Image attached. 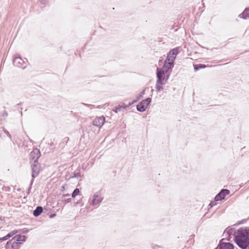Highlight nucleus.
Here are the masks:
<instances>
[{
	"mask_svg": "<svg viewBox=\"0 0 249 249\" xmlns=\"http://www.w3.org/2000/svg\"><path fill=\"white\" fill-rule=\"evenodd\" d=\"M106 119L104 116L98 117L93 121V124L94 126L101 127L105 123Z\"/></svg>",
	"mask_w": 249,
	"mask_h": 249,
	"instance_id": "obj_6",
	"label": "nucleus"
},
{
	"mask_svg": "<svg viewBox=\"0 0 249 249\" xmlns=\"http://www.w3.org/2000/svg\"><path fill=\"white\" fill-rule=\"evenodd\" d=\"M229 190L227 189H223L215 196L214 199L216 201L221 200L224 199L226 196L229 195Z\"/></svg>",
	"mask_w": 249,
	"mask_h": 249,
	"instance_id": "obj_5",
	"label": "nucleus"
},
{
	"mask_svg": "<svg viewBox=\"0 0 249 249\" xmlns=\"http://www.w3.org/2000/svg\"><path fill=\"white\" fill-rule=\"evenodd\" d=\"M31 156L33 158H36V160L35 161V164L32 167V177L33 178H35L38 175L39 172V167L38 165V163L36 161L40 157V152L39 150L37 149H34L33 151L31 153Z\"/></svg>",
	"mask_w": 249,
	"mask_h": 249,
	"instance_id": "obj_3",
	"label": "nucleus"
},
{
	"mask_svg": "<svg viewBox=\"0 0 249 249\" xmlns=\"http://www.w3.org/2000/svg\"><path fill=\"white\" fill-rule=\"evenodd\" d=\"M16 239V242H18V244H20L21 242H24L26 239V237L24 235H18L14 237Z\"/></svg>",
	"mask_w": 249,
	"mask_h": 249,
	"instance_id": "obj_8",
	"label": "nucleus"
},
{
	"mask_svg": "<svg viewBox=\"0 0 249 249\" xmlns=\"http://www.w3.org/2000/svg\"><path fill=\"white\" fill-rule=\"evenodd\" d=\"M178 53V51L177 48H174L171 50L167 54L162 68H157L158 80L156 83V89L158 91L163 89V85L168 79L169 74L166 75V73L173 67L174 61Z\"/></svg>",
	"mask_w": 249,
	"mask_h": 249,
	"instance_id": "obj_1",
	"label": "nucleus"
},
{
	"mask_svg": "<svg viewBox=\"0 0 249 249\" xmlns=\"http://www.w3.org/2000/svg\"><path fill=\"white\" fill-rule=\"evenodd\" d=\"M131 104L130 103H129V104L128 105H126L125 104H124V103H122L121 105V106L122 108V109L124 110V109H125L127 107H129V106L131 105Z\"/></svg>",
	"mask_w": 249,
	"mask_h": 249,
	"instance_id": "obj_17",
	"label": "nucleus"
},
{
	"mask_svg": "<svg viewBox=\"0 0 249 249\" xmlns=\"http://www.w3.org/2000/svg\"><path fill=\"white\" fill-rule=\"evenodd\" d=\"M55 215V214H51L50 215V217L52 218V217H54Z\"/></svg>",
	"mask_w": 249,
	"mask_h": 249,
	"instance_id": "obj_21",
	"label": "nucleus"
},
{
	"mask_svg": "<svg viewBox=\"0 0 249 249\" xmlns=\"http://www.w3.org/2000/svg\"><path fill=\"white\" fill-rule=\"evenodd\" d=\"M240 16L244 18L249 17V8L246 9Z\"/></svg>",
	"mask_w": 249,
	"mask_h": 249,
	"instance_id": "obj_12",
	"label": "nucleus"
},
{
	"mask_svg": "<svg viewBox=\"0 0 249 249\" xmlns=\"http://www.w3.org/2000/svg\"><path fill=\"white\" fill-rule=\"evenodd\" d=\"M151 101L150 98H148L145 100H142L137 106V109L138 111L142 112L146 110L149 104Z\"/></svg>",
	"mask_w": 249,
	"mask_h": 249,
	"instance_id": "obj_4",
	"label": "nucleus"
},
{
	"mask_svg": "<svg viewBox=\"0 0 249 249\" xmlns=\"http://www.w3.org/2000/svg\"><path fill=\"white\" fill-rule=\"evenodd\" d=\"M18 232V230H13L7 234L8 238L9 239L14 235L16 234Z\"/></svg>",
	"mask_w": 249,
	"mask_h": 249,
	"instance_id": "obj_14",
	"label": "nucleus"
},
{
	"mask_svg": "<svg viewBox=\"0 0 249 249\" xmlns=\"http://www.w3.org/2000/svg\"><path fill=\"white\" fill-rule=\"evenodd\" d=\"M123 110L121 106V105H119L115 107L113 110L116 113H118L119 111H120L121 110Z\"/></svg>",
	"mask_w": 249,
	"mask_h": 249,
	"instance_id": "obj_15",
	"label": "nucleus"
},
{
	"mask_svg": "<svg viewBox=\"0 0 249 249\" xmlns=\"http://www.w3.org/2000/svg\"><path fill=\"white\" fill-rule=\"evenodd\" d=\"M235 241L243 249L249 245V228H241L235 232Z\"/></svg>",
	"mask_w": 249,
	"mask_h": 249,
	"instance_id": "obj_2",
	"label": "nucleus"
},
{
	"mask_svg": "<svg viewBox=\"0 0 249 249\" xmlns=\"http://www.w3.org/2000/svg\"><path fill=\"white\" fill-rule=\"evenodd\" d=\"M43 212V208L40 206L37 207L34 211L33 214L36 216L39 215Z\"/></svg>",
	"mask_w": 249,
	"mask_h": 249,
	"instance_id": "obj_10",
	"label": "nucleus"
},
{
	"mask_svg": "<svg viewBox=\"0 0 249 249\" xmlns=\"http://www.w3.org/2000/svg\"><path fill=\"white\" fill-rule=\"evenodd\" d=\"M101 201H102V198L100 196H94V199L92 200V204L93 205H96L98 203H99V202H100Z\"/></svg>",
	"mask_w": 249,
	"mask_h": 249,
	"instance_id": "obj_11",
	"label": "nucleus"
},
{
	"mask_svg": "<svg viewBox=\"0 0 249 249\" xmlns=\"http://www.w3.org/2000/svg\"><path fill=\"white\" fill-rule=\"evenodd\" d=\"M131 104L130 103H129V104L128 105H126L125 104H124V103H122L121 105V106L122 108V109L124 110V109H125L127 107H129V106L131 105Z\"/></svg>",
	"mask_w": 249,
	"mask_h": 249,
	"instance_id": "obj_18",
	"label": "nucleus"
},
{
	"mask_svg": "<svg viewBox=\"0 0 249 249\" xmlns=\"http://www.w3.org/2000/svg\"><path fill=\"white\" fill-rule=\"evenodd\" d=\"M20 61H22V59L19 58H17L15 59L14 62L15 63H19Z\"/></svg>",
	"mask_w": 249,
	"mask_h": 249,
	"instance_id": "obj_20",
	"label": "nucleus"
},
{
	"mask_svg": "<svg viewBox=\"0 0 249 249\" xmlns=\"http://www.w3.org/2000/svg\"><path fill=\"white\" fill-rule=\"evenodd\" d=\"M12 240L9 241L7 243V245L8 246L10 244H11V247L13 249H18L19 247L18 244V242H16L14 241L12 242Z\"/></svg>",
	"mask_w": 249,
	"mask_h": 249,
	"instance_id": "obj_9",
	"label": "nucleus"
},
{
	"mask_svg": "<svg viewBox=\"0 0 249 249\" xmlns=\"http://www.w3.org/2000/svg\"><path fill=\"white\" fill-rule=\"evenodd\" d=\"M79 193V190L78 189H75L73 193L72 194V197H75L76 196H77Z\"/></svg>",
	"mask_w": 249,
	"mask_h": 249,
	"instance_id": "obj_16",
	"label": "nucleus"
},
{
	"mask_svg": "<svg viewBox=\"0 0 249 249\" xmlns=\"http://www.w3.org/2000/svg\"><path fill=\"white\" fill-rule=\"evenodd\" d=\"M206 66L204 64H198L195 66V70L197 71L200 69H203L206 68Z\"/></svg>",
	"mask_w": 249,
	"mask_h": 249,
	"instance_id": "obj_13",
	"label": "nucleus"
},
{
	"mask_svg": "<svg viewBox=\"0 0 249 249\" xmlns=\"http://www.w3.org/2000/svg\"><path fill=\"white\" fill-rule=\"evenodd\" d=\"M216 249H233V246L230 243H221Z\"/></svg>",
	"mask_w": 249,
	"mask_h": 249,
	"instance_id": "obj_7",
	"label": "nucleus"
},
{
	"mask_svg": "<svg viewBox=\"0 0 249 249\" xmlns=\"http://www.w3.org/2000/svg\"><path fill=\"white\" fill-rule=\"evenodd\" d=\"M9 238H8L7 235H6V236L3 237L2 238H0V241H2L4 240H7Z\"/></svg>",
	"mask_w": 249,
	"mask_h": 249,
	"instance_id": "obj_19",
	"label": "nucleus"
}]
</instances>
